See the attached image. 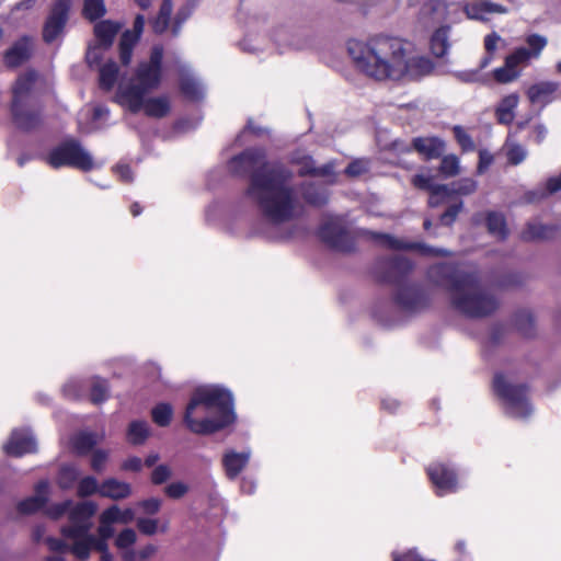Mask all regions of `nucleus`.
<instances>
[{"mask_svg": "<svg viewBox=\"0 0 561 561\" xmlns=\"http://www.w3.org/2000/svg\"><path fill=\"white\" fill-rule=\"evenodd\" d=\"M347 51L355 67L376 80H415L434 69L430 58L397 37L378 36L367 43L353 39L347 43Z\"/></svg>", "mask_w": 561, "mask_h": 561, "instance_id": "1", "label": "nucleus"}, {"mask_svg": "<svg viewBox=\"0 0 561 561\" xmlns=\"http://www.w3.org/2000/svg\"><path fill=\"white\" fill-rule=\"evenodd\" d=\"M428 278L449 293L453 307L470 318L491 314L499 306L497 299L480 284L477 275L453 264L434 265Z\"/></svg>", "mask_w": 561, "mask_h": 561, "instance_id": "2", "label": "nucleus"}, {"mask_svg": "<svg viewBox=\"0 0 561 561\" xmlns=\"http://www.w3.org/2000/svg\"><path fill=\"white\" fill-rule=\"evenodd\" d=\"M236 420L230 391L216 385L197 388L185 411L184 421L196 434H211Z\"/></svg>", "mask_w": 561, "mask_h": 561, "instance_id": "3", "label": "nucleus"}, {"mask_svg": "<svg viewBox=\"0 0 561 561\" xmlns=\"http://www.w3.org/2000/svg\"><path fill=\"white\" fill-rule=\"evenodd\" d=\"M96 510L98 505L91 501L77 504L70 513V526L62 529V534L68 542L65 543L62 540L50 537L45 539L46 545L53 552L51 556L47 557V561H64L61 554L65 551H70L76 558L81 560L88 559L92 550L100 552L108 551V539L89 534L92 526L90 519Z\"/></svg>", "mask_w": 561, "mask_h": 561, "instance_id": "4", "label": "nucleus"}, {"mask_svg": "<svg viewBox=\"0 0 561 561\" xmlns=\"http://www.w3.org/2000/svg\"><path fill=\"white\" fill-rule=\"evenodd\" d=\"M247 194L270 224L280 225L300 214L297 194L287 178H252Z\"/></svg>", "mask_w": 561, "mask_h": 561, "instance_id": "5", "label": "nucleus"}, {"mask_svg": "<svg viewBox=\"0 0 561 561\" xmlns=\"http://www.w3.org/2000/svg\"><path fill=\"white\" fill-rule=\"evenodd\" d=\"M163 51L162 45H154L151 48L149 59L138 64L130 81L119 85L117 98L130 112H139L142 96L160 85Z\"/></svg>", "mask_w": 561, "mask_h": 561, "instance_id": "6", "label": "nucleus"}, {"mask_svg": "<svg viewBox=\"0 0 561 561\" xmlns=\"http://www.w3.org/2000/svg\"><path fill=\"white\" fill-rule=\"evenodd\" d=\"M238 14L240 20H244L248 37L263 33L279 49L300 47L296 30L287 23L274 22L267 8L242 2Z\"/></svg>", "mask_w": 561, "mask_h": 561, "instance_id": "7", "label": "nucleus"}, {"mask_svg": "<svg viewBox=\"0 0 561 561\" xmlns=\"http://www.w3.org/2000/svg\"><path fill=\"white\" fill-rule=\"evenodd\" d=\"M232 175H293L280 158L268 157L263 147H250L228 160Z\"/></svg>", "mask_w": 561, "mask_h": 561, "instance_id": "8", "label": "nucleus"}, {"mask_svg": "<svg viewBox=\"0 0 561 561\" xmlns=\"http://www.w3.org/2000/svg\"><path fill=\"white\" fill-rule=\"evenodd\" d=\"M37 79L35 71H27L20 76L13 88L12 115L16 126L30 130L37 126L39 113L35 108L33 88Z\"/></svg>", "mask_w": 561, "mask_h": 561, "instance_id": "9", "label": "nucleus"}, {"mask_svg": "<svg viewBox=\"0 0 561 561\" xmlns=\"http://www.w3.org/2000/svg\"><path fill=\"white\" fill-rule=\"evenodd\" d=\"M48 163L54 168L72 167L81 172L96 170L91 153L75 139H68L55 147L47 157Z\"/></svg>", "mask_w": 561, "mask_h": 561, "instance_id": "10", "label": "nucleus"}, {"mask_svg": "<svg viewBox=\"0 0 561 561\" xmlns=\"http://www.w3.org/2000/svg\"><path fill=\"white\" fill-rule=\"evenodd\" d=\"M495 393L502 399L506 414L515 419H526L533 412L524 386L514 385L506 377L496 375L493 381Z\"/></svg>", "mask_w": 561, "mask_h": 561, "instance_id": "11", "label": "nucleus"}, {"mask_svg": "<svg viewBox=\"0 0 561 561\" xmlns=\"http://www.w3.org/2000/svg\"><path fill=\"white\" fill-rule=\"evenodd\" d=\"M433 179L434 178H413V185L415 187L431 191L428 204L432 207L438 206L445 198L453 194L467 195L476 190V183L472 178H462L459 183H453L451 187L433 184Z\"/></svg>", "mask_w": 561, "mask_h": 561, "instance_id": "12", "label": "nucleus"}, {"mask_svg": "<svg viewBox=\"0 0 561 561\" xmlns=\"http://www.w3.org/2000/svg\"><path fill=\"white\" fill-rule=\"evenodd\" d=\"M72 0H56L43 26V39L50 44L64 34Z\"/></svg>", "mask_w": 561, "mask_h": 561, "instance_id": "13", "label": "nucleus"}, {"mask_svg": "<svg viewBox=\"0 0 561 561\" xmlns=\"http://www.w3.org/2000/svg\"><path fill=\"white\" fill-rule=\"evenodd\" d=\"M174 68L180 77V89L184 96L192 101L202 100L205 96V85L190 65L180 58H175Z\"/></svg>", "mask_w": 561, "mask_h": 561, "instance_id": "14", "label": "nucleus"}, {"mask_svg": "<svg viewBox=\"0 0 561 561\" xmlns=\"http://www.w3.org/2000/svg\"><path fill=\"white\" fill-rule=\"evenodd\" d=\"M526 44L527 47H518L505 58L508 66H513L516 69L517 66L538 58L547 46V38L539 34H531L527 36Z\"/></svg>", "mask_w": 561, "mask_h": 561, "instance_id": "15", "label": "nucleus"}, {"mask_svg": "<svg viewBox=\"0 0 561 561\" xmlns=\"http://www.w3.org/2000/svg\"><path fill=\"white\" fill-rule=\"evenodd\" d=\"M363 234H369L374 240L378 243L386 245L391 249H413L417 250L423 255L428 256H446L448 255V251L442 248H432L424 243H405L402 242L392 236L370 232L367 230H360Z\"/></svg>", "mask_w": 561, "mask_h": 561, "instance_id": "16", "label": "nucleus"}, {"mask_svg": "<svg viewBox=\"0 0 561 561\" xmlns=\"http://www.w3.org/2000/svg\"><path fill=\"white\" fill-rule=\"evenodd\" d=\"M320 236L332 248L341 251L350 249L348 231L340 218H333L324 222L320 229Z\"/></svg>", "mask_w": 561, "mask_h": 561, "instance_id": "17", "label": "nucleus"}, {"mask_svg": "<svg viewBox=\"0 0 561 561\" xmlns=\"http://www.w3.org/2000/svg\"><path fill=\"white\" fill-rule=\"evenodd\" d=\"M428 477L438 495L455 492L458 486L456 474L443 463H433L427 468Z\"/></svg>", "mask_w": 561, "mask_h": 561, "instance_id": "18", "label": "nucleus"}, {"mask_svg": "<svg viewBox=\"0 0 561 561\" xmlns=\"http://www.w3.org/2000/svg\"><path fill=\"white\" fill-rule=\"evenodd\" d=\"M34 49V39L31 36H22L5 50L3 62L9 68H16L26 62Z\"/></svg>", "mask_w": 561, "mask_h": 561, "instance_id": "19", "label": "nucleus"}, {"mask_svg": "<svg viewBox=\"0 0 561 561\" xmlns=\"http://www.w3.org/2000/svg\"><path fill=\"white\" fill-rule=\"evenodd\" d=\"M144 25V15L138 14L135 19L133 31L127 30L122 34L119 41V60L124 66L129 65L131 61L133 49L140 38Z\"/></svg>", "mask_w": 561, "mask_h": 561, "instance_id": "20", "label": "nucleus"}, {"mask_svg": "<svg viewBox=\"0 0 561 561\" xmlns=\"http://www.w3.org/2000/svg\"><path fill=\"white\" fill-rule=\"evenodd\" d=\"M414 150L426 160L438 159L446 150V142L437 136L415 137L409 150Z\"/></svg>", "mask_w": 561, "mask_h": 561, "instance_id": "21", "label": "nucleus"}, {"mask_svg": "<svg viewBox=\"0 0 561 561\" xmlns=\"http://www.w3.org/2000/svg\"><path fill=\"white\" fill-rule=\"evenodd\" d=\"M7 455L21 457L36 450V442L28 431H13L10 439L3 445Z\"/></svg>", "mask_w": 561, "mask_h": 561, "instance_id": "22", "label": "nucleus"}, {"mask_svg": "<svg viewBox=\"0 0 561 561\" xmlns=\"http://www.w3.org/2000/svg\"><path fill=\"white\" fill-rule=\"evenodd\" d=\"M459 5L462 8L465 14L470 20L477 21H488L489 15L493 13L505 14L507 13V8L497 4L491 1H481L474 3L459 2Z\"/></svg>", "mask_w": 561, "mask_h": 561, "instance_id": "23", "label": "nucleus"}, {"mask_svg": "<svg viewBox=\"0 0 561 561\" xmlns=\"http://www.w3.org/2000/svg\"><path fill=\"white\" fill-rule=\"evenodd\" d=\"M301 195L312 205H323L329 198V191L319 178H311L302 183Z\"/></svg>", "mask_w": 561, "mask_h": 561, "instance_id": "24", "label": "nucleus"}, {"mask_svg": "<svg viewBox=\"0 0 561 561\" xmlns=\"http://www.w3.org/2000/svg\"><path fill=\"white\" fill-rule=\"evenodd\" d=\"M133 488L125 481L115 478L105 479L100 484V496L107 497L113 501L127 499L131 495Z\"/></svg>", "mask_w": 561, "mask_h": 561, "instance_id": "25", "label": "nucleus"}, {"mask_svg": "<svg viewBox=\"0 0 561 561\" xmlns=\"http://www.w3.org/2000/svg\"><path fill=\"white\" fill-rule=\"evenodd\" d=\"M285 164H290L297 168V175H310L311 171H316V161L307 152L306 149L297 148L289 152L287 159H282Z\"/></svg>", "mask_w": 561, "mask_h": 561, "instance_id": "26", "label": "nucleus"}, {"mask_svg": "<svg viewBox=\"0 0 561 561\" xmlns=\"http://www.w3.org/2000/svg\"><path fill=\"white\" fill-rule=\"evenodd\" d=\"M49 492L48 481H41L35 488V494L30 499L24 500L19 504V510L22 513H33L42 508L47 502Z\"/></svg>", "mask_w": 561, "mask_h": 561, "instance_id": "27", "label": "nucleus"}, {"mask_svg": "<svg viewBox=\"0 0 561 561\" xmlns=\"http://www.w3.org/2000/svg\"><path fill=\"white\" fill-rule=\"evenodd\" d=\"M140 110H144L150 117L162 118L170 112V100L165 95L149 99L142 96Z\"/></svg>", "mask_w": 561, "mask_h": 561, "instance_id": "28", "label": "nucleus"}, {"mask_svg": "<svg viewBox=\"0 0 561 561\" xmlns=\"http://www.w3.org/2000/svg\"><path fill=\"white\" fill-rule=\"evenodd\" d=\"M250 459V453H236L229 450L224 455L222 463L227 476L234 479L247 466Z\"/></svg>", "mask_w": 561, "mask_h": 561, "instance_id": "29", "label": "nucleus"}, {"mask_svg": "<svg viewBox=\"0 0 561 561\" xmlns=\"http://www.w3.org/2000/svg\"><path fill=\"white\" fill-rule=\"evenodd\" d=\"M518 101L517 94H510L501 100L495 108V116L500 124L508 125L513 122Z\"/></svg>", "mask_w": 561, "mask_h": 561, "instance_id": "30", "label": "nucleus"}, {"mask_svg": "<svg viewBox=\"0 0 561 561\" xmlns=\"http://www.w3.org/2000/svg\"><path fill=\"white\" fill-rule=\"evenodd\" d=\"M121 25L117 23H113L112 21H101L94 26V34L98 39V44L102 46L103 49H107L118 33Z\"/></svg>", "mask_w": 561, "mask_h": 561, "instance_id": "31", "label": "nucleus"}, {"mask_svg": "<svg viewBox=\"0 0 561 561\" xmlns=\"http://www.w3.org/2000/svg\"><path fill=\"white\" fill-rule=\"evenodd\" d=\"M449 33L450 26L447 25L437 28L433 33L430 42V47L434 56L444 57L448 53L450 48Z\"/></svg>", "mask_w": 561, "mask_h": 561, "instance_id": "32", "label": "nucleus"}, {"mask_svg": "<svg viewBox=\"0 0 561 561\" xmlns=\"http://www.w3.org/2000/svg\"><path fill=\"white\" fill-rule=\"evenodd\" d=\"M559 84L552 81L539 82L537 84L531 85L528 89V98L530 102H550V96L558 90Z\"/></svg>", "mask_w": 561, "mask_h": 561, "instance_id": "33", "label": "nucleus"}, {"mask_svg": "<svg viewBox=\"0 0 561 561\" xmlns=\"http://www.w3.org/2000/svg\"><path fill=\"white\" fill-rule=\"evenodd\" d=\"M398 304L405 310H416L422 306V296L414 287H403L397 294Z\"/></svg>", "mask_w": 561, "mask_h": 561, "instance_id": "34", "label": "nucleus"}, {"mask_svg": "<svg viewBox=\"0 0 561 561\" xmlns=\"http://www.w3.org/2000/svg\"><path fill=\"white\" fill-rule=\"evenodd\" d=\"M173 10L172 0H163L159 10L158 15L152 21V30L157 34H161L167 31L170 24V18Z\"/></svg>", "mask_w": 561, "mask_h": 561, "instance_id": "35", "label": "nucleus"}, {"mask_svg": "<svg viewBox=\"0 0 561 561\" xmlns=\"http://www.w3.org/2000/svg\"><path fill=\"white\" fill-rule=\"evenodd\" d=\"M486 227L489 232L497 239H504L507 236L505 219L500 213L492 211L488 214Z\"/></svg>", "mask_w": 561, "mask_h": 561, "instance_id": "36", "label": "nucleus"}, {"mask_svg": "<svg viewBox=\"0 0 561 561\" xmlns=\"http://www.w3.org/2000/svg\"><path fill=\"white\" fill-rule=\"evenodd\" d=\"M117 75H118V67H117L116 62L108 61V62L104 64L100 68V79H99L100 87L106 91L111 90L117 80Z\"/></svg>", "mask_w": 561, "mask_h": 561, "instance_id": "37", "label": "nucleus"}, {"mask_svg": "<svg viewBox=\"0 0 561 561\" xmlns=\"http://www.w3.org/2000/svg\"><path fill=\"white\" fill-rule=\"evenodd\" d=\"M149 436V427L146 422L134 421L129 424L127 439L134 445L142 444Z\"/></svg>", "mask_w": 561, "mask_h": 561, "instance_id": "38", "label": "nucleus"}, {"mask_svg": "<svg viewBox=\"0 0 561 561\" xmlns=\"http://www.w3.org/2000/svg\"><path fill=\"white\" fill-rule=\"evenodd\" d=\"M102 436L93 433H80L73 438V447L80 454H85L91 450L100 440Z\"/></svg>", "mask_w": 561, "mask_h": 561, "instance_id": "39", "label": "nucleus"}, {"mask_svg": "<svg viewBox=\"0 0 561 561\" xmlns=\"http://www.w3.org/2000/svg\"><path fill=\"white\" fill-rule=\"evenodd\" d=\"M106 12L104 0H84L82 14L89 21L102 18Z\"/></svg>", "mask_w": 561, "mask_h": 561, "instance_id": "40", "label": "nucleus"}, {"mask_svg": "<svg viewBox=\"0 0 561 561\" xmlns=\"http://www.w3.org/2000/svg\"><path fill=\"white\" fill-rule=\"evenodd\" d=\"M460 171L461 167L458 156L454 153L443 156L439 165L440 175H458Z\"/></svg>", "mask_w": 561, "mask_h": 561, "instance_id": "41", "label": "nucleus"}, {"mask_svg": "<svg viewBox=\"0 0 561 561\" xmlns=\"http://www.w3.org/2000/svg\"><path fill=\"white\" fill-rule=\"evenodd\" d=\"M80 476L79 470L71 465L60 468L58 474V484L61 489H70Z\"/></svg>", "mask_w": 561, "mask_h": 561, "instance_id": "42", "label": "nucleus"}, {"mask_svg": "<svg viewBox=\"0 0 561 561\" xmlns=\"http://www.w3.org/2000/svg\"><path fill=\"white\" fill-rule=\"evenodd\" d=\"M373 160L369 158H356L347 164L344 175H362L371 171Z\"/></svg>", "mask_w": 561, "mask_h": 561, "instance_id": "43", "label": "nucleus"}, {"mask_svg": "<svg viewBox=\"0 0 561 561\" xmlns=\"http://www.w3.org/2000/svg\"><path fill=\"white\" fill-rule=\"evenodd\" d=\"M550 228L542 226L541 224L530 222L524 230L523 238L525 240L546 239L550 236Z\"/></svg>", "mask_w": 561, "mask_h": 561, "instance_id": "44", "label": "nucleus"}, {"mask_svg": "<svg viewBox=\"0 0 561 561\" xmlns=\"http://www.w3.org/2000/svg\"><path fill=\"white\" fill-rule=\"evenodd\" d=\"M453 133L456 141L461 147L463 151H473L476 148L474 141L472 137L467 133V130L460 126L455 125L453 127Z\"/></svg>", "mask_w": 561, "mask_h": 561, "instance_id": "45", "label": "nucleus"}, {"mask_svg": "<svg viewBox=\"0 0 561 561\" xmlns=\"http://www.w3.org/2000/svg\"><path fill=\"white\" fill-rule=\"evenodd\" d=\"M151 415L156 424L167 426L171 421L172 409L167 403H160L152 409Z\"/></svg>", "mask_w": 561, "mask_h": 561, "instance_id": "46", "label": "nucleus"}, {"mask_svg": "<svg viewBox=\"0 0 561 561\" xmlns=\"http://www.w3.org/2000/svg\"><path fill=\"white\" fill-rule=\"evenodd\" d=\"M505 150H506L507 161L511 164H514V165L519 164L526 159L527 150L522 145L507 142L505 145Z\"/></svg>", "mask_w": 561, "mask_h": 561, "instance_id": "47", "label": "nucleus"}, {"mask_svg": "<svg viewBox=\"0 0 561 561\" xmlns=\"http://www.w3.org/2000/svg\"><path fill=\"white\" fill-rule=\"evenodd\" d=\"M98 493L100 495V483L94 477H85L79 481L78 494L82 497L93 495Z\"/></svg>", "mask_w": 561, "mask_h": 561, "instance_id": "48", "label": "nucleus"}, {"mask_svg": "<svg viewBox=\"0 0 561 561\" xmlns=\"http://www.w3.org/2000/svg\"><path fill=\"white\" fill-rule=\"evenodd\" d=\"M493 76L497 82L507 83L515 80L519 76V72L513 66H508L507 60L505 59V65L496 68L493 71Z\"/></svg>", "mask_w": 561, "mask_h": 561, "instance_id": "49", "label": "nucleus"}, {"mask_svg": "<svg viewBox=\"0 0 561 561\" xmlns=\"http://www.w3.org/2000/svg\"><path fill=\"white\" fill-rule=\"evenodd\" d=\"M91 401L93 403H100L106 400L107 398V385L106 381L103 379H94L92 381V389H91Z\"/></svg>", "mask_w": 561, "mask_h": 561, "instance_id": "50", "label": "nucleus"}, {"mask_svg": "<svg viewBox=\"0 0 561 561\" xmlns=\"http://www.w3.org/2000/svg\"><path fill=\"white\" fill-rule=\"evenodd\" d=\"M137 540L136 531L131 528L122 530L116 537L115 545L118 549L131 547Z\"/></svg>", "mask_w": 561, "mask_h": 561, "instance_id": "51", "label": "nucleus"}, {"mask_svg": "<svg viewBox=\"0 0 561 561\" xmlns=\"http://www.w3.org/2000/svg\"><path fill=\"white\" fill-rule=\"evenodd\" d=\"M188 491L187 484L181 481L172 482L164 488V493L174 500L183 497Z\"/></svg>", "mask_w": 561, "mask_h": 561, "instance_id": "52", "label": "nucleus"}, {"mask_svg": "<svg viewBox=\"0 0 561 561\" xmlns=\"http://www.w3.org/2000/svg\"><path fill=\"white\" fill-rule=\"evenodd\" d=\"M108 459V451L103 449H95L91 457V468L95 472H102L105 469Z\"/></svg>", "mask_w": 561, "mask_h": 561, "instance_id": "53", "label": "nucleus"}, {"mask_svg": "<svg viewBox=\"0 0 561 561\" xmlns=\"http://www.w3.org/2000/svg\"><path fill=\"white\" fill-rule=\"evenodd\" d=\"M172 474L171 468L167 465H159L151 473V481L153 484H162Z\"/></svg>", "mask_w": 561, "mask_h": 561, "instance_id": "54", "label": "nucleus"}, {"mask_svg": "<svg viewBox=\"0 0 561 561\" xmlns=\"http://www.w3.org/2000/svg\"><path fill=\"white\" fill-rule=\"evenodd\" d=\"M77 505L72 506L70 501H66L62 503L54 504L47 508V514L53 518H58L64 514L68 513L70 515L71 511Z\"/></svg>", "mask_w": 561, "mask_h": 561, "instance_id": "55", "label": "nucleus"}, {"mask_svg": "<svg viewBox=\"0 0 561 561\" xmlns=\"http://www.w3.org/2000/svg\"><path fill=\"white\" fill-rule=\"evenodd\" d=\"M190 14L191 10L187 7H183L178 11L171 28L173 36H178L180 34L182 24L188 19Z\"/></svg>", "mask_w": 561, "mask_h": 561, "instance_id": "56", "label": "nucleus"}, {"mask_svg": "<svg viewBox=\"0 0 561 561\" xmlns=\"http://www.w3.org/2000/svg\"><path fill=\"white\" fill-rule=\"evenodd\" d=\"M137 527L142 534L152 536L158 530V520L150 518H138Z\"/></svg>", "mask_w": 561, "mask_h": 561, "instance_id": "57", "label": "nucleus"}, {"mask_svg": "<svg viewBox=\"0 0 561 561\" xmlns=\"http://www.w3.org/2000/svg\"><path fill=\"white\" fill-rule=\"evenodd\" d=\"M337 167L336 160H330L320 167L316 165V171H311L310 175H336Z\"/></svg>", "mask_w": 561, "mask_h": 561, "instance_id": "58", "label": "nucleus"}, {"mask_svg": "<svg viewBox=\"0 0 561 561\" xmlns=\"http://www.w3.org/2000/svg\"><path fill=\"white\" fill-rule=\"evenodd\" d=\"M161 500L151 497L139 502V506L144 510V513L153 515L160 511Z\"/></svg>", "mask_w": 561, "mask_h": 561, "instance_id": "59", "label": "nucleus"}, {"mask_svg": "<svg viewBox=\"0 0 561 561\" xmlns=\"http://www.w3.org/2000/svg\"><path fill=\"white\" fill-rule=\"evenodd\" d=\"M118 513L119 507L117 505H112L102 512V514L100 515V522L112 525L114 523H118Z\"/></svg>", "mask_w": 561, "mask_h": 561, "instance_id": "60", "label": "nucleus"}, {"mask_svg": "<svg viewBox=\"0 0 561 561\" xmlns=\"http://www.w3.org/2000/svg\"><path fill=\"white\" fill-rule=\"evenodd\" d=\"M493 160H494V157L489 150L481 149L479 151L478 171L480 173L485 172L486 169L493 163Z\"/></svg>", "mask_w": 561, "mask_h": 561, "instance_id": "61", "label": "nucleus"}, {"mask_svg": "<svg viewBox=\"0 0 561 561\" xmlns=\"http://www.w3.org/2000/svg\"><path fill=\"white\" fill-rule=\"evenodd\" d=\"M113 171L115 173H117L118 175H129V174L136 172L131 161H127V160H121L119 162H117L114 165Z\"/></svg>", "mask_w": 561, "mask_h": 561, "instance_id": "62", "label": "nucleus"}, {"mask_svg": "<svg viewBox=\"0 0 561 561\" xmlns=\"http://www.w3.org/2000/svg\"><path fill=\"white\" fill-rule=\"evenodd\" d=\"M461 208V204L450 206L442 216L440 222L443 225L449 226L457 217L459 210Z\"/></svg>", "mask_w": 561, "mask_h": 561, "instance_id": "63", "label": "nucleus"}, {"mask_svg": "<svg viewBox=\"0 0 561 561\" xmlns=\"http://www.w3.org/2000/svg\"><path fill=\"white\" fill-rule=\"evenodd\" d=\"M391 266L400 273L408 272L412 267L409 260L402 255H394L391 260Z\"/></svg>", "mask_w": 561, "mask_h": 561, "instance_id": "64", "label": "nucleus"}]
</instances>
